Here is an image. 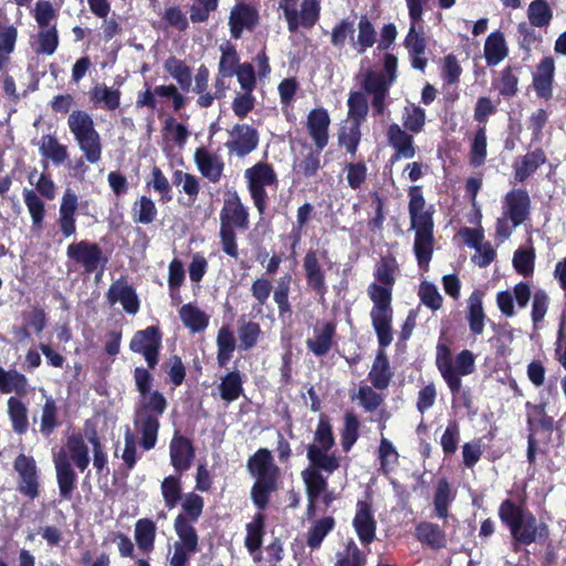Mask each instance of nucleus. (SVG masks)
<instances>
[{
    "label": "nucleus",
    "instance_id": "1",
    "mask_svg": "<svg viewBox=\"0 0 566 566\" xmlns=\"http://www.w3.org/2000/svg\"><path fill=\"white\" fill-rule=\"evenodd\" d=\"M398 272L399 265L394 255L381 256L374 270L376 282L370 283L367 287V294L373 302L371 325L375 333H378L382 339L387 338L389 324H392V290Z\"/></svg>",
    "mask_w": 566,
    "mask_h": 566
},
{
    "label": "nucleus",
    "instance_id": "2",
    "mask_svg": "<svg viewBox=\"0 0 566 566\" xmlns=\"http://www.w3.org/2000/svg\"><path fill=\"white\" fill-rule=\"evenodd\" d=\"M497 515L501 523L510 531L514 552H518L521 546H528L533 543L543 544L549 538L548 525L538 522L523 502L516 503L511 499L503 500Z\"/></svg>",
    "mask_w": 566,
    "mask_h": 566
},
{
    "label": "nucleus",
    "instance_id": "3",
    "mask_svg": "<svg viewBox=\"0 0 566 566\" xmlns=\"http://www.w3.org/2000/svg\"><path fill=\"white\" fill-rule=\"evenodd\" d=\"M411 228L415 229L413 252L419 268L427 269L433 254V217L432 212L426 211V200L420 186H411L408 190Z\"/></svg>",
    "mask_w": 566,
    "mask_h": 566
},
{
    "label": "nucleus",
    "instance_id": "4",
    "mask_svg": "<svg viewBox=\"0 0 566 566\" xmlns=\"http://www.w3.org/2000/svg\"><path fill=\"white\" fill-rule=\"evenodd\" d=\"M66 448L70 457L62 449L54 455L53 462L60 496L62 500L70 501L77 483V475L72 468L71 461L81 472H84L90 465V454L84 437L80 432L67 437Z\"/></svg>",
    "mask_w": 566,
    "mask_h": 566
},
{
    "label": "nucleus",
    "instance_id": "5",
    "mask_svg": "<svg viewBox=\"0 0 566 566\" xmlns=\"http://www.w3.org/2000/svg\"><path fill=\"white\" fill-rule=\"evenodd\" d=\"M67 126L83 153L75 161L74 170L84 175L87 170L85 161L94 165L102 159L103 144L92 116L85 111H73L67 118Z\"/></svg>",
    "mask_w": 566,
    "mask_h": 566
},
{
    "label": "nucleus",
    "instance_id": "6",
    "mask_svg": "<svg viewBox=\"0 0 566 566\" xmlns=\"http://www.w3.org/2000/svg\"><path fill=\"white\" fill-rule=\"evenodd\" d=\"M249 226V209L242 203L239 193L234 190L226 197L220 211L219 238L222 251L227 255L238 259L239 248L235 229L247 230Z\"/></svg>",
    "mask_w": 566,
    "mask_h": 566
},
{
    "label": "nucleus",
    "instance_id": "7",
    "mask_svg": "<svg viewBox=\"0 0 566 566\" xmlns=\"http://www.w3.org/2000/svg\"><path fill=\"white\" fill-rule=\"evenodd\" d=\"M168 407V401L163 392L155 394L144 402H138L134 411V428L140 436L139 446L149 451L157 444L160 429V418Z\"/></svg>",
    "mask_w": 566,
    "mask_h": 566
},
{
    "label": "nucleus",
    "instance_id": "8",
    "mask_svg": "<svg viewBox=\"0 0 566 566\" xmlns=\"http://www.w3.org/2000/svg\"><path fill=\"white\" fill-rule=\"evenodd\" d=\"M429 1L406 0L410 24L403 39V46L408 51L411 66L421 72H424L428 64V59L424 56L427 39L423 27V13Z\"/></svg>",
    "mask_w": 566,
    "mask_h": 566
},
{
    "label": "nucleus",
    "instance_id": "9",
    "mask_svg": "<svg viewBox=\"0 0 566 566\" xmlns=\"http://www.w3.org/2000/svg\"><path fill=\"white\" fill-rule=\"evenodd\" d=\"M436 366L452 396H457L461 391V376L471 375L475 370V357L471 350L463 349L455 356L453 364L450 347L447 344L439 343L437 345Z\"/></svg>",
    "mask_w": 566,
    "mask_h": 566
},
{
    "label": "nucleus",
    "instance_id": "10",
    "mask_svg": "<svg viewBox=\"0 0 566 566\" xmlns=\"http://www.w3.org/2000/svg\"><path fill=\"white\" fill-rule=\"evenodd\" d=\"M334 446L335 437L331 421L326 415L322 413L314 432V442L306 448L308 462L324 468L328 475L334 473L340 467V457L329 452Z\"/></svg>",
    "mask_w": 566,
    "mask_h": 566
},
{
    "label": "nucleus",
    "instance_id": "11",
    "mask_svg": "<svg viewBox=\"0 0 566 566\" xmlns=\"http://www.w3.org/2000/svg\"><path fill=\"white\" fill-rule=\"evenodd\" d=\"M248 190L260 217H263L268 209L269 196L265 187L277 184V176L273 167L268 163H256L244 171Z\"/></svg>",
    "mask_w": 566,
    "mask_h": 566
},
{
    "label": "nucleus",
    "instance_id": "12",
    "mask_svg": "<svg viewBox=\"0 0 566 566\" xmlns=\"http://www.w3.org/2000/svg\"><path fill=\"white\" fill-rule=\"evenodd\" d=\"M66 255L81 265L86 274H95L96 281L102 277L108 264V256L104 254L103 249L96 242L87 240L70 244Z\"/></svg>",
    "mask_w": 566,
    "mask_h": 566
},
{
    "label": "nucleus",
    "instance_id": "13",
    "mask_svg": "<svg viewBox=\"0 0 566 566\" xmlns=\"http://www.w3.org/2000/svg\"><path fill=\"white\" fill-rule=\"evenodd\" d=\"M296 3L297 0H281L279 4L291 33H295L300 27L310 30L319 20L321 6L318 0H303L300 12H297Z\"/></svg>",
    "mask_w": 566,
    "mask_h": 566
},
{
    "label": "nucleus",
    "instance_id": "14",
    "mask_svg": "<svg viewBox=\"0 0 566 566\" xmlns=\"http://www.w3.org/2000/svg\"><path fill=\"white\" fill-rule=\"evenodd\" d=\"M163 334L158 326L150 325L137 331L129 343V349L144 356L148 368L154 369L159 361Z\"/></svg>",
    "mask_w": 566,
    "mask_h": 566
},
{
    "label": "nucleus",
    "instance_id": "15",
    "mask_svg": "<svg viewBox=\"0 0 566 566\" xmlns=\"http://www.w3.org/2000/svg\"><path fill=\"white\" fill-rule=\"evenodd\" d=\"M13 469L18 473L17 490L31 501L40 495V475L33 457L20 453L13 462Z\"/></svg>",
    "mask_w": 566,
    "mask_h": 566
},
{
    "label": "nucleus",
    "instance_id": "16",
    "mask_svg": "<svg viewBox=\"0 0 566 566\" xmlns=\"http://www.w3.org/2000/svg\"><path fill=\"white\" fill-rule=\"evenodd\" d=\"M388 331L389 332L387 338L384 337V339L379 336L378 333H376L378 339V350L373 363L371 369L368 374V378L373 387L377 390L387 389L394 376L390 368L389 358L387 357L385 352L394 339L392 324H389Z\"/></svg>",
    "mask_w": 566,
    "mask_h": 566
},
{
    "label": "nucleus",
    "instance_id": "17",
    "mask_svg": "<svg viewBox=\"0 0 566 566\" xmlns=\"http://www.w3.org/2000/svg\"><path fill=\"white\" fill-rule=\"evenodd\" d=\"M306 287L324 300L328 286L326 284L325 270L318 259L317 252L313 249L306 251L302 264Z\"/></svg>",
    "mask_w": 566,
    "mask_h": 566
},
{
    "label": "nucleus",
    "instance_id": "18",
    "mask_svg": "<svg viewBox=\"0 0 566 566\" xmlns=\"http://www.w3.org/2000/svg\"><path fill=\"white\" fill-rule=\"evenodd\" d=\"M413 135L392 123L386 130V138L388 145L395 150L390 157V163L395 164L400 159H411L416 155V146Z\"/></svg>",
    "mask_w": 566,
    "mask_h": 566
},
{
    "label": "nucleus",
    "instance_id": "19",
    "mask_svg": "<svg viewBox=\"0 0 566 566\" xmlns=\"http://www.w3.org/2000/svg\"><path fill=\"white\" fill-rule=\"evenodd\" d=\"M170 463L179 474L188 471L196 457V450L192 441L176 431L169 444Z\"/></svg>",
    "mask_w": 566,
    "mask_h": 566
},
{
    "label": "nucleus",
    "instance_id": "20",
    "mask_svg": "<svg viewBox=\"0 0 566 566\" xmlns=\"http://www.w3.org/2000/svg\"><path fill=\"white\" fill-rule=\"evenodd\" d=\"M178 541L174 544L170 566H188L190 557L199 552V535L197 531L174 528Z\"/></svg>",
    "mask_w": 566,
    "mask_h": 566
},
{
    "label": "nucleus",
    "instance_id": "21",
    "mask_svg": "<svg viewBox=\"0 0 566 566\" xmlns=\"http://www.w3.org/2000/svg\"><path fill=\"white\" fill-rule=\"evenodd\" d=\"M231 135L232 139L226 143V147L238 157H245L259 145L258 130L248 124H235Z\"/></svg>",
    "mask_w": 566,
    "mask_h": 566
},
{
    "label": "nucleus",
    "instance_id": "22",
    "mask_svg": "<svg viewBox=\"0 0 566 566\" xmlns=\"http://www.w3.org/2000/svg\"><path fill=\"white\" fill-rule=\"evenodd\" d=\"M353 526L361 544L369 545L375 541L377 522L370 502L363 500L357 502Z\"/></svg>",
    "mask_w": 566,
    "mask_h": 566
},
{
    "label": "nucleus",
    "instance_id": "23",
    "mask_svg": "<svg viewBox=\"0 0 566 566\" xmlns=\"http://www.w3.org/2000/svg\"><path fill=\"white\" fill-rule=\"evenodd\" d=\"M259 12L251 4L237 3L229 17V27L231 36L235 40L242 36L243 30L253 31L259 23Z\"/></svg>",
    "mask_w": 566,
    "mask_h": 566
},
{
    "label": "nucleus",
    "instance_id": "24",
    "mask_svg": "<svg viewBox=\"0 0 566 566\" xmlns=\"http://www.w3.org/2000/svg\"><path fill=\"white\" fill-rule=\"evenodd\" d=\"M505 214L513 227L521 226L531 213V198L526 189L517 188L509 191L504 197Z\"/></svg>",
    "mask_w": 566,
    "mask_h": 566
},
{
    "label": "nucleus",
    "instance_id": "25",
    "mask_svg": "<svg viewBox=\"0 0 566 566\" xmlns=\"http://www.w3.org/2000/svg\"><path fill=\"white\" fill-rule=\"evenodd\" d=\"M205 506L203 497L195 492L187 493L182 497L181 512L174 521V528L197 531L195 523L202 515Z\"/></svg>",
    "mask_w": 566,
    "mask_h": 566
},
{
    "label": "nucleus",
    "instance_id": "26",
    "mask_svg": "<svg viewBox=\"0 0 566 566\" xmlns=\"http://www.w3.org/2000/svg\"><path fill=\"white\" fill-rule=\"evenodd\" d=\"M329 125L331 117L326 108L316 107L308 113L306 128L316 148L324 149L327 146Z\"/></svg>",
    "mask_w": 566,
    "mask_h": 566
},
{
    "label": "nucleus",
    "instance_id": "27",
    "mask_svg": "<svg viewBox=\"0 0 566 566\" xmlns=\"http://www.w3.org/2000/svg\"><path fill=\"white\" fill-rule=\"evenodd\" d=\"M336 337V323L324 322L314 326V337L306 339L307 349L316 357H323L332 349Z\"/></svg>",
    "mask_w": 566,
    "mask_h": 566
},
{
    "label": "nucleus",
    "instance_id": "28",
    "mask_svg": "<svg viewBox=\"0 0 566 566\" xmlns=\"http://www.w3.org/2000/svg\"><path fill=\"white\" fill-rule=\"evenodd\" d=\"M193 160L202 177L212 184L220 181L224 170V163L220 156L211 154L205 147H198L195 150Z\"/></svg>",
    "mask_w": 566,
    "mask_h": 566
},
{
    "label": "nucleus",
    "instance_id": "29",
    "mask_svg": "<svg viewBox=\"0 0 566 566\" xmlns=\"http://www.w3.org/2000/svg\"><path fill=\"white\" fill-rule=\"evenodd\" d=\"M247 470L255 480L280 476V468L274 463L272 453L266 448H260L248 459Z\"/></svg>",
    "mask_w": 566,
    "mask_h": 566
},
{
    "label": "nucleus",
    "instance_id": "30",
    "mask_svg": "<svg viewBox=\"0 0 566 566\" xmlns=\"http://www.w3.org/2000/svg\"><path fill=\"white\" fill-rule=\"evenodd\" d=\"M107 301L111 305L119 302L126 313L135 315L140 307V302L135 289L126 282H114L107 293Z\"/></svg>",
    "mask_w": 566,
    "mask_h": 566
},
{
    "label": "nucleus",
    "instance_id": "31",
    "mask_svg": "<svg viewBox=\"0 0 566 566\" xmlns=\"http://www.w3.org/2000/svg\"><path fill=\"white\" fill-rule=\"evenodd\" d=\"M78 198L75 192L71 189H66L59 209V227L62 234L69 238L76 232V210L78 205Z\"/></svg>",
    "mask_w": 566,
    "mask_h": 566
},
{
    "label": "nucleus",
    "instance_id": "32",
    "mask_svg": "<svg viewBox=\"0 0 566 566\" xmlns=\"http://www.w3.org/2000/svg\"><path fill=\"white\" fill-rule=\"evenodd\" d=\"M546 161L547 157L542 148H536L524 156H520L513 164L515 180L524 182Z\"/></svg>",
    "mask_w": 566,
    "mask_h": 566
},
{
    "label": "nucleus",
    "instance_id": "33",
    "mask_svg": "<svg viewBox=\"0 0 566 566\" xmlns=\"http://www.w3.org/2000/svg\"><path fill=\"white\" fill-rule=\"evenodd\" d=\"M245 531L247 535L244 538V546L247 551L251 555L260 553L263 544V537L265 535V515L261 512L254 514L252 521L245 525ZM253 559L259 562L261 559V554L254 556Z\"/></svg>",
    "mask_w": 566,
    "mask_h": 566
},
{
    "label": "nucleus",
    "instance_id": "34",
    "mask_svg": "<svg viewBox=\"0 0 566 566\" xmlns=\"http://www.w3.org/2000/svg\"><path fill=\"white\" fill-rule=\"evenodd\" d=\"M486 315L483 310V292L474 290L468 300L467 322L472 335H481L484 331Z\"/></svg>",
    "mask_w": 566,
    "mask_h": 566
},
{
    "label": "nucleus",
    "instance_id": "35",
    "mask_svg": "<svg viewBox=\"0 0 566 566\" xmlns=\"http://www.w3.org/2000/svg\"><path fill=\"white\" fill-rule=\"evenodd\" d=\"M416 538L432 549H441L447 545L446 532L436 523L420 522L415 528Z\"/></svg>",
    "mask_w": 566,
    "mask_h": 566
},
{
    "label": "nucleus",
    "instance_id": "36",
    "mask_svg": "<svg viewBox=\"0 0 566 566\" xmlns=\"http://www.w3.org/2000/svg\"><path fill=\"white\" fill-rule=\"evenodd\" d=\"M280 476L258 479L251 488V500L259 511H264L271 501L272 493L279 490Z\"/></svg>",
    "mask_w": 566,
    "mask_h": 566
},
{
    "label": "nucleus",
    "instance_id": "37",
    "mask_svg": "<svg viewBox=\"0 0 566 566\" xmlns=\"http://www.w3.org/2000/svg\"><path fill=\"white\" fill-rule=\"evenodd\" d=\"M323 472H325L324 468H319L311 463L308 468L302 472V479L305 483L308 500H318V497L326 491L328 482L327 476H324Z\"/></svg>",
    "mask_w": 566,
    "mask_h": 566
},
{
    "label": "nucleus",
    "instance_id": "38",
    "mask_svg": "<svg viewBox=\"0 0 566 566\" xmlns=\"http://www.w3.org/2000/svg\"><path fill=\"white\" fill-rule=\"evenodd\" d=\"M157 526L150 518H139L135 523L134 537L138 549L144 554H150L155 548Z\"/></svg>",
    "mask_w": 566,
    "mask_h": 566
},
{
    "label": "nucleus",
    "instance_id": "39",
    "mask_svg": "<svg viewBox=\"0 0 566 566\" xmlns=\"http://www.w3.org/2000/svg\"><path fill=\"white\" fill-rule=\"evenodd\" d=\"M509 54L504 34L494 31L489 34L484 43V57L488 66H495Z\"/></svg>",
    "mask_w": 566,
    "mask_h": 566
},
{
    "label": "nucleus",
    "instance_id": "40",
    "mask_svg": "<svg viewBox=\"0 0 566 566\" xmlns=\"http://www.w3.org/2000/svg\"><path fill=\"white\" fill-rule=\"evenodd\" d=\"M358 34L352 43V49L358 54H364L377 42V31L367 15H361L357 23Z\"/></svg>",
    "mask_w": 566,
    "mask_h": 566
},
{
    "label": "nucleus",
    "instance_id": "41",
    "mask_svg": "<svg viewBox=\"0 0 566 566\" xmlns=\"http://www.w3.org/2000/svg\"><path fill=\"white\" fill-rule=\"evenodd\" d=\"M179 317L192 334L203 332L209 325V316L192 303H187L180 307Z\"/></svg>",
    "mask_w": 566,
    "mask_h": 566
},
{
    "label": "nucleus",
    "instance_id": "42",
    "mask_svg": "<svg viewBox=\"0 0 566 566\" xmlns=\"http://www.w3.org/2000/svg\"><path fill=\"white\" fill-rule=\"evenodd\" d=\"M39 151L43 158L52 160L55 166L64 164L69 158L66 146L61 144L57 138L51 134L41 137Z\"/></svg>",
    "mask_w": 566,
    "mask_h": 566
},
{
    "label": "nucleus",
    "instance_id": "43",
    "mask_svg": "<svg viewBox=\"0 0 566 566\" xmlns=\"http://www.w3.org/2000/svg\"><path fill=\"white\" fill-rule=\"evenodd\" d=\"M218 390L221 399L227 402L239 399L243 394V378L241 373L238 369L227 373L221 377Z\"/></svg>",
    "mask_w": 566,
    "mask_h": 566
},
{
    "label": "nucleus",
    "instance_id": "44",
    "mask_svg": "<svg viewBox=\"0 0 566 566\" xmlns=\"http://www.w3.org/2000/svg\"><path fill=\"white\" fill-rule=\"evenodd\" d=\"M0 391L24 396L28 392V378L15 369L6 370L0 366Z\"/></svg>",
    "mask_w": 566,
    "mask_h": 566
},
{
    "label": "nucleus",
    "instance_id": "45",
    "mask_svg": "<svg viewBox=\"0 0 566 566\" xmlns=\"http://www.w3.org/2000/svg\"><path fill=\"white\" fill-rule=\"evenodd\" d=\"M377 460L379 462L378 471L388 475L399 463V453L394 443L381 436L377 448Z\"/></svg>",
    "mask_w": 566,
    "mask_h": 566
},
{
    "label": "nucleus",
    "instance_id": "46",
    "mask_svg": "<svg viewBox=\"0 0 566 566\" xmlns=\"http://www.w3.org/2000/svg\"><path fill=\"white\" fill-rule=\"evenodd\" d=\"M23 201L32 219V230H41L45 219V203L33 189L24 188Z\"/></svg>",
    "mask_w": 566,
    "mask_h": 566
},
{
    "label": "nucleus",
    "instance_id": "47",
    "mask_svg": "<svg viewBox=\"0 0 566 566\" xmlns=\"http://www.w3.org/2000/svg\"><path fill=\"white\" fill-rule=\"evenodd\" d=\"M164 69L177 81L181 90H189L192 81V72L184 60H180L175 55H170L165 60Z\"/></svg>",
    "mask_w": 566,
    "mask_h": 566
},
{
    "label": "nucleus",
    "instance_id": "48",
    "mask_svg": "<svg viewBox=\"0 0 566 566\" xmlns=\"http://www.w3.org/2000/svg\"><path fill=\"white\" fill-rule=\"evenodd\" d=\"M335 525L336 521L333 516H324L314 521L307 532V546L312 551L318 549L327 534L335 528Z\"/></svg>",
    "mask_w": 566,
    "mask_h": 566
},
{
    "label": "nucleus",
    "instance_id": "49",
    "mask_svg": "<svg viewBox=\"0 0 566 566\" xmlns=\"http://www.w3.org/2000/svg\"><path fill=\"white\" fill-rule=\"evenodd\" d=\"M181 474L166 476L160 484L161 495L167 509H175L182 500Z\"/></svg>",
    "mask_w": 566,
    "mask_h": 566
},
{
    "label": "nucleus",
    "instance_id": "50",
    "mask_svg": "<svg viewBox=\"0 0 566 566\" xmlns=\"http://www.w3.org/2000/svg\"><path fill=\"white\" fill-rule=\"evenodd\" d=\"M122 93L118 88H112L105 84H97L91 90V101L95 104H103L107 111H115L120 105Z\"/></svg>",
    "mask_w": 566,
    "mask_h": 566
},
{
    "label": "nucleus",
    "instance_id": "51",
    "mask_svg": "<svg viewBox=\"0 0 566 566\" xmlns=\"http://www.w3.org/2000/svg\"><path fill=\"white\" fill-rule=\"evenodd\" d=\"M157 207L147 196L139 197L132 207V219L137 224H150L157 218Z\"/></svg>",
    "mask_w": 566,
    "mask_h": 566
},
{
    "label": "nucleus",
    "instance_id": "52",
    "mask_svg": "<svg viewBox=\"0 0 566 566\" xmlns=\"http://www.w3.org/2000/svg\"><path fill=\"white\" fill-rule=\"evenodd\" d=\"M355 31L354 20H339L332 29L331 44L338 50H343L347 43L352 48V43L355 41Z\"/></svg>",
    "mask_w": 566,
    "mask_h": 566
},
{
    "label": "nucleus",
    "instance_id": "53",
    "mask_svg": "<svg viewBox=\"0 0 566 566\" xmlns=\"http://www.w3.org/2000/svg\"><path fill=\"white\" fill-rule=\"evenodd\" d=\"M347 106L349 123L361 126L366 120L369 111L368 101L365 94L359 91L350 92L347 99Z\"/></svg>",
    "mask_w": 566,
    "mask_h": 566
},
{
    "label": "nucleus",
    "instance_id": "54",
    "mask_svg": "<svg viewBox=\"0 0 566 566\" xmlns=\"http://www.w3.org/2000/svg\"><path fill=\"white\" fill-rule=\"evenodd\" d=\"M8 413L12 429L18 434H24L29 428L28 409L17 397L8 399Z\"/></svg>",
    "mask_w": 566,
    "mask_h": 566
},
{
    "label": "nucleus",
    "instance_id": "55",
    "mask_svg": "<svg viewBox=\"0 0 566 566\" xmlns=\"http://www.w3.org/2000/svg\"><path fill=\"white\" fill-rule=\"evenodd\" d=\"M453 501L451 495V486L446 478L438 480L433 494V506L436 515L446 520L449 516V506Z\"/></svg>",
    "mask_w": 566,
    "mask_h": 566
},
{
    "label": "nucleus",
    "instance_id": "56",
    "mask_svg": "<svg viewBox=\"0 0 566 566\" xmlns=\"http://www.w3.org/2000/svg\"><path fill=\"white\" fill-rule=\"evenodd\" d=\"M323 149L308 148L300 159L294 163V170L305 178L314 177L321 169V153Z\"/></svg>",
    "mask_w": 566,
    "mask_h": 566
},
{
    "label": "nucleus",
    "instance_id": "57",
    "mask_svg": "<svg viewBox=\"0 0 566 566\" xmlns=\"http://www.w3.org/2000/svg\"><path fill=\"white\" fill-rule=\"evenodd\" d=\"M221 56L218 64V72L221 76H233L242 64L234 44L227 42L220 46Z\"/></svg>",
    "mask_w": 566,
    "mask_h": 566
},
{
    "label": "nucleus",
    "instance_id": "58",
    "mask_svg": "<svg viewBox=\"0 0 566 566\" xmlns=\"http://www.w3.org/2000/svg\"><path fill=\"white\" fill-rule=\"evenodd\" d=\"M486 127L478 126L474 137L470 145L469 161L473 167L484 165L486 159Z\"/></svg>",
    "mask_w": 566,
    "mask_h": 566
},
{
    "label": "nucleus",
    "instance_id": "59",
    "mask_svg": "<svg viewBox=\"0 0 566 566\" xmlns=\"http://www.w3.org/2000/svg\"><path fill=\"white\" fill-rule=\"evenodd\" d=\"M427 120L426 111L418 105H410L403 108L402 129L419 134L423 130Z\"/></svg>",
    "mask_w": 566,
    "mask_h": 566
},
{
    "label": "nucleus",
    "instance_id": "60",
    "mask_svg": "<svg viewBox=\"0 0 566 566\" xmlns=\"http://www.w3.org/2000/svg\"><path fill=\"white\" fill-rule=\"evenodd\" d=\"M359 419L354 412H346L344 417V427L340 433V443L345 452L350 451L359 438Z\"/></svg>",
    "mask_w": 566,
    "mask_h": 566
},
{
    "label": "nucleus",
    "instance_id": "61",
    "mask_svg": "<svg viewBox=\"0 0 566 566\" xmlns=\"http://www.w3.org/2000/svg\"><path fill=\"white\" fill-rule=\"evenodd\" d=\"M292 282V275L285 273L280 277L273 292V300L277 305L279 314L281 316L292 312V306L289 301L290 287Z\"/></svg>",
    "mask_w": 566,
    "mask_h": 566
},
{
    "label": "nucleus",
    "instance_id": "62",
    "mask_svg": "<svg viewBox=\"0 0 566 566\" xmlns=\"http://www.w3.org/2000/svg\"><path fill=\"white\" fill-rule=\"evenodd\" d=\"M59 426L56 402L52 397L46 398L42 407L40 432L49 438Z\"/></svg>",
    "mask_w": 566,
    "mask_h": 566
},
{
    "label": "nucleus",
    "instance_id": "63",
    "mask_svg": "<svg viewBox=\"0 0 566 566\" xmlns=\"http://www.w3.org/2000/svg\"><path fill=\"white\" fill-rule=\"evenodd\" d=\"M530 23L536 28H543L549 24L553 12L545 0H533L527 9Z\"/></svg>",
    "mask_w": 566,
    "mask_h": 566
},
{
    "label": "nucleus",
    "instance_id": "64",
    "mask_svg": "<svg viewBox=\"0 0 566 566\" xmlns=\"http://www.w3.org/2000/svg\"><path fill=\"white\" fill-rule=\"evenodd\" d=\"M367 558L356 543L350 539L344 553L337 554V560L334 566H366Z\"/></svg>",
    "mask_w": 566,
    "mask_h": 566
}]
</instances>
